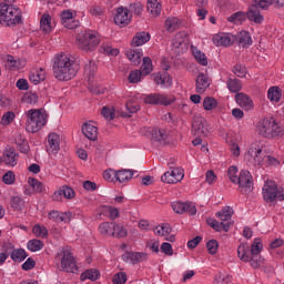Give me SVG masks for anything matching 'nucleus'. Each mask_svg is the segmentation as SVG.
Returning a JSON list of instances; mask_svg holds the SVG:
<instances>
[{"label":"nucleus","instance_id":"43","mask_svg":"<svg viewBox=\"0 0 284 284\" xmlns=\"http://www.w3.org/2000/svg\"><path fill=\"white\" fill-rule=\"evenodd\" d=\"M4 163L7 165H11V168H14V165H17V151H14V149H9L6 151Z\"/></svg>","mask_w":284,"mask_h":284},{"label":"nucleus","instance_id":"36","mask_svg":"<svg viewBox=\"0 0 284 284\" xmlns=\"http://www.w3.org/2000/svg\"><path fill=\"white\" fill-rule=\"evenodd\" d=\"M192 50V54L195 59V61L200 64V65H207V55H205V53H203L201 50H199L196 47L192 45L191 47Z\"/></svg>","mask_w":284,"mask_h":284},{"label":"nucleus","instance_id":"63","mask_svg":"<svg viewBox=\"0 0 284 284\" xmlns=\"http://www.w3.org/2000/svg\"><path fill=\"white\" fill-rule=\"evenodd\" d=\"M102 116L108 121H112L115 116L114 109H110L108 106H103L101 111Z\"/></svg>","mask_w":284,"mask_h":284},{"label":"nucleus","instance_id":"7","mask_svg":"<svg viewBox=\"0 0 284 284\" xmlns=\"http://www.w3.org/2000/svg\"><path fill=\"white\" fill-rule=\"evenodd\" d=\"M55 258H60L62 272H69L71 274H77L79 272V266H77V260L72 255L70 247H62L58 251Z\"/></svg>","mask_w":284,"mask_h":284},{"label":"nucleus","instance_id":"56","mask_svg":"<svg viewBox=\"0 0 284 284\" xmlns=\"http://www.w3.org/2000/svg\"><path fill=\"white\" fill-rule=\"evenodd\" d=\"M216 105H219V102H216V99L214 98H205L203 100V108L204 110H214V108H216Z\"/></svg>","mask_w":284,"mask_h":284},{"label":"nucleus","instance_id":"48","mask_svg":"<svg viewBox=\"0 0 284 284\" xmlns=\"http://www.w3.org/2000/svg\"><path fill=\"white\" fill-rule=\"evenodd\" d=\"M247 19V13L243 12V11H237L233 14H231L227 18V21H230V23H244V21H246Z\"/></svg>","mask_w":284,"mask_h":284},{"label":"nucleus","instance_id":"44","mask_svg":"<svg viewBox=\"0 0 284 284\" xmlns=\"http://www.w3.org/2000/svg\"><path fill=\"white\" fill-rule=\"evenodd\" d=\"M112 236L114 239H125L128 236V229H125L123 225L121 224H113V233Z\"/></svg>","mask_w":284,"mask_h":284},{"label":"nucleus","instance_id":"27","mask_svg":"<svg viewBox=\"0 0 284 284\" xmlns=\"http://www.w3.org/2000/svg\"><path fill=\"white\" fill-rule=\"evenodd\" d=\"M148 41H150V33L142 31V32H138L131 42V45L133 48H139L140 45H145V43H148Z\"/></svg>","mask_w":284,"mask_h":284},{"label":"nucleus","instance_id":"34","mask_svg":"<svg viewBox=\"0 0 284 284\" xmlns=\"http://www.w3.org/2000/svg\"><path fill=\"white\" fill-rule=\"evenodd\" d=\"M207 225L215 230V232H221V230H223L224 232H230V227H232V222L219 223V221L216 220H209Z\"/></svg>","mask_w":284,"mask_h":284},{"label":"nucleus","instance_id":"37","mask_svg":"<svg viewBox=\"0 0 284 284\" xmlns=\"http://www.w3.org/2000/svg\"><path fill=\"white\" fill-rule=\"evenodd\" d=\"M146 10L153 17H159V14H161V2L159 0H149Z\"/></svg>","mask_w":284,"mask_h":284},{"label":"nucleus","instance_id":"59","mask_svg":"<svg viewBox=\"0 0 284 284\" xmlns=\"http://www.w3.org/2000/svg\"><path fill=\"white\" fill-rule=\"evenodd\" d=\"M113 284H125L128 283V275L124 272L116 273L112 278Z\"/></svg>","mask_w":284,"mask_h":284},{"label":"nucleus","instance_id":"53","mask_svg":"<svg viewBox=\"0 0 284 284\" xmlns=\"http://www.w3.org/2000/svg\"><path fill=\"white\" fill-rule=\"evenodd\" d=\"M28 183L37 193L45 192V186L43 185V183L39 182V180L34 178H29Z\"/></svg>","mask_w":284,"mask_h":284},{"label":"nucleus","instance_id":"24","mask_svg":"<svg viewBox=\"0 0 284 284\" xmlns=\"http://www.w3.org/2000/svg\"><path fill=\"white\" fill-rule=\"evenodd\" d=\"M14 143L22 154H28L30 152V144L28 143L26 136L21 133L14 135Z\"/></svg>","mask_w":284,"mask_h":284},{"label":"nucleus","instance_id":"13","mask_svg":"<svg viewBox=\"0 0 284 284\" xmlns=\"http://www.w3.org/2000/svg\"><path fill=\"white\" fill-rule=\"evenodd\" d=\"M132 21V14L129 13L128 8L120 7L115 11L114 23L121 28H125Z\"/></svg>","mask_w":284,"mask_h":284},{"label":"nucleus","instance_id":"64","mask_svg":"<svg viewBox=\"0 0 284 284\" xmlns=\"http://www.w3.org/2000/svg\"><path fill=\"white\" fill-rule=\"evenodd\" d=\"M232 281V277L230 275L224 276L223 274L219 273L215 275V284H227Z\"/></svg>","mask_w":284,"mask_h":284},{"label":"nucleus","instance_id":"33","mask_svg":"<svg viewBox=\"0 0 284 284\" xmlns=\"http://www.w3.org/2000/svg\"><path fill=\"white\" fill-rule=\"evenodd\" d=\"M40 30L44 34H50L52 32V18L50 14H43L40 20Z\"/></svg>","mask_w":284,"mask_h":284},{"label":"nucleus","instance_id":"49","mask_svg":"<svg viewBox=\"0 0 284 284\" xmlns=\"http://www.w3.org/2000/svg\"><path fill=\"white\" fill-rule=\"evenodd\" d=\"M181 27V20L179 18H169L165 20V28L168 32H174Z\"/></svg>","mask_w":284,"mask_h":284},{"label":"nucleus","instance_id":"51","mask_svg":"<svg viewBox=\"0 0 284 284\" xmlns=\"http://www.w3.org/2000/svg\"><path fill=\"white\" fill-rule=\"evenodd\" d=\"M152 59H150V57H145L143 58V62H142V65H141V73L144 75V77H148V74H150L152 72Z\"/></svg>","mask_w":284,"mask_h":284},{"label":"nucleus","instance_id":"1","mask_svg":"<svg viewBox=\"0 0 284 284\" xmlns=\"http://www.w3.org/2000/svg\"><path fill=\"white\" fill-rule=\"evenodd\" d=\"M77 70V64L67 54H59L53 60V74L58 81L74 79Z\"/></svg>","mask_w":284,"mask_h":284},{"label":"nucleus","instance_id":"20","mask_svg":"<svg viewBox=\"0 0 284 284\" xmlns=\"http://www.w3.org/2000/svg\"><path fill=\"white\" fill-rule=\"evenodd\" d=\"M235 101L240 108H243L246 112H250V110H254V101H252V98L245 93H237L235 94Z\"/></svg>","mask_w":284,"mask_h":284},{"label":"nucleus","instance_id":"21","mask_svg":"<svg viewBox=\"0 0 284 284\" xmlns=\"http://www.w3.org/2000/svg\"><path fill=\"white\" fill-rule=\"evenodd\" d=\"M74 189L70 187L68 185H63L58 191L53 193V201H61V196H64V199H74Z\"/></svg>","mask_w":284,"mask_h":284},{"label":"nucleus","instance_id":"38","mask_svg":"<svg viewBox=\"0 0 284 284\" xmlns=\"http://www.w3.org/2000/svg\"><path fill=\"white\" fill-rule=\"evenodd\" d=\"M233 214L234 210H232L230 206H226L222 211L217 212L216 216L222 221V223H230V221H232Z\"/></svg>","mask_w":284,"mask_h":284},{"label":"nucleus","instance_id":"14","mask_svg":"<svg viewBox=\"0 0 284 284\" xmlns=\"http://www.w3.org/2000/svg\"><path fill=\"white\" fill-rule=\"evenodd\" d=\"M171 206L175 214H185V212H187V214H191V216H194L196 214V206L191 202H173Z\"/></svg>","mask_w":284,"mask_h":284},{"label":"nucleus","instance_id":"60","mask_svg":"<svg viewBox=\"0 0 284 284\" xmlns=\"http://www.w3.org/2000/svg\"><path fill=\"white\" fill-rule=\"evenodd\" d=\"M84 72L89 74V77H94V74H97V62L92 60L89 61V63L84 65Z\"/></svg>","mask_w":284,"mask_h":284},{"label":"nucleus","instance_id":"50","mask_svg":"<svg viewBox=\"0 0 284 284\" xmlns=\"http://www.w3.org/2000/svg\"><path fill=\"white\" fill-rule=\"evenodd\" d=\"M154 233L158 236H168V234L172 233V227L170 226V224H160L155 226Z\"/></svg>","mask_w":284,"mask_h":284},{"label":"nucleus","instance_id":"26","mask_svg":"<svg viewBox=\"0 0 284 284\" xmlns=\"http://www.w3.org/2000/svg\"><path fill=\"white\" fill-rule=\"evenodd\" d=\"M82 134H84L89 141H97V136H99V129L90 123H84L82 125Z\"/></svg>","mask_w":284,"mask_h":284},{"label":"nucleus","instance_id":"3","mask_svg":"<svg viewBox=\"0 0 284 284\" xmlns=\"http://www.w3.org/2000/svg\"><path fill=\"white\" fill-rule=\"evenodd\" d=\"M0 23L1 26H19L21 23V10L8 3H0Z\"/></svg>","mask_w":284,"mask_h":284},{"label":"nucleus","instance_id":"17","mask_svg":"<svg viewBox=\"0 0 284 284\" xmlns=\"http://www.w3.org/2000/svg\"><path fill=\"white\" fill-rule=\"evenodd\" d=\"M236 36L230 33L215 34L213 37V43L217 47L223 45L224 48H230V45L236 43Z\"/></svg>","mask_w":284,"mask_h":284},{"label":"nucleus","instance_id":"42","mask_svg":"<svg viewBox=\"0 0 284 284\" xmlns=\"http://www.w3.org/2000/svg\"><path fill=\"white\" fill-rule=\"evenodd\" d=\"M114 230V222H103L99 225V232L103 236H112Z\"/></svg>","mask_w":284,"mask_h":284},{"label":"nucleus","instance_id":"46","mask_svg":"<svg viewBox=\"0 0 284 284\" xmlns=\"http://www.w3.org/2000/svg\"><path fill=\"white\" fill-rule=\"evenodd\" d=\"M11 258L14 261V263H22V261H26L28 258V253H26V250L23 248H17L11 252Z\"/></svg>","mask_w":284,"mask_h":284},{"label":"nucleus","instance_id":"22","mask_svg":"<svg viewBox=\"0 0 284 284\" xmlns=\"http://www.w3.org/2000/svg\"><path fill=\"white\" fill-rule=\"evenodd\" d=\"M237 256L240 261L252 264V253L250 252V244L242 243L237 247Z\"/></svg>","mask_w":284,"mask_h":284},{"label":"nucleus","instance_id":"16","mask_svg":"<svg viewBox=\"0 0 284 284\" xmlns=\"http://www.w3.org/2000/svg\"><path fill=\"white\" fill-rule=\"evenodd\" d=\"M144 103L149 105H170L172 99L160 93H151L144 98Z\"/></svg>","mask_w":284,"mask_h":284},{"label":"nucleus","instance_id":"39","mask_svg":"<svg viewBox=\"0 0 284 284\" xmlns=\"http://www.w3.org/2000/svg\"><path fill=\"white\" fill-rule=\"evenodd\" d=\"M99 276H101V274L99 273V271L97 268H90L84 271L81 276L80 280L81 281H99Z\"/></svg>","mask_w":284,"mask_h":284},{"label":"nucleus","instance_id":"35","mask_svg":"<svg viewBox=\"0 0 284 284\" xmlns=\"http://www.w3.org/2000/svg\"><path fill=\"white\" fill-rule=\"evenodd\" d=\"M281 97H283L282 90L278 87H271L267 91V99L272 103H278L281 101Z\"/></svg>","mask_w":284,"mask_h":284},{"label":"nucleus","instance_id":"15","mask_svg":"<svg viewBox=\"0 0 284 284\" xmlns=\"http://www.w3.org/2000/svg\"><path fill=\"white\" fill-rule=\"evenodd\" d=\"M60 17L62 26H64L68 30H75V28H79L80 22L79 20L74 19L72 11H62Z\"/></svg>","mask_w":284,"mask_h":284},{"label":"nucleus","instance_id":"5","mask_svg":"<svg viewBox=\"0 0 284 284\" xmlns=\"http://www.w3.org/2000/svg\"><path fill=\"white\" fill-rule=\"evenodd\" d=\"M244 159L248 165H253L254 168H265L267 165V153L258 144H252L245 153Z\"/></svg>","mask_w":284,"mask_h":284},{"label":"nucleus","instance_id":"19","mask_svg":"<svg viewBox=\"0 0 284 284\" xmlns=\"http://www.w3.org/2000/svg\"><path fill=\"white\" fill-rule=\"evenodd\" d=\"M193 132L196 136H207L210 130L205 125V120L203 118H195L192 124Z\"/></svg>","mask_w":284,"mask_h":284},{"label":"nucleus","instance_id":"4","mask_svg":"<svg viewBox=\"0 0 284 284\" xmlns=\"http://www.w3.org/2000/svg\"><path fill=\"white\" fill-rule=\"evenodd\" d=\"M45 123H48V115L43 114L41 110L31 109L27 112V132L34 134L36 132H39V130H41Z\"/></svg>","mask_w":284,"mask_h":284},{"label":"nucleus","instance_id":"58","mask_svg":"<svg viewBox=\"0 0 284 284\" xmlns=\"http://www.w3.org/2000/svg\"><path fill=\"white\" fill-rule=\"evenodd\" d=\"M141 77H143V73L141 70H134L131 71L129 74V82L130 83H139L141 81Z\"/></svg>","mask_w":284,"mask_h":284},{"label":"nucleus","instance_id":"11","mask_svg":"<svg viewBox=\"0 0 284 284\" xmlns=\"http://www.w3.org/2000/svg\"><path fill=\"white\" fill-rule=\"evenodd\" d=\"M184 176L185 174L183 173V169L176 168V169H172V171H166L161 176V181L163 183H170V184L181 183Z\"/></svg>","mask_w":284,"mask_h":284},{"label":"nucleus","instance_id":"61","mask_svg":"<svg viewBox=\"0 0 284 284\" xmlns=\"http://www.w3.org/2000/svg\"><path fill=\"white\" fill-rule=\"evenodd\" d=\"M233 73L236 74L240 79H243L247 74V68L243 64H235L233 67Z\"/></svg>","mask_w":284,"mask_h":284},{"label":"nucleus","instance_id":"31","mask_svg":"<svg viewBox=\"0 0 284 284\" xmlns=\"http://www.w3.org/2000/svg\"><path fill=\"white\" fill-rule=\"evenodd\" d=\"M151 139L158 143L165 144L168 141V131H165V129H153L151 131Z\"/></svg>","mask_w":284,"mask_h":284},{"label":"nucleus","instance_id":"8","mask_svg":"<svg viewBox=\"0 0 284 284\" xmlns=\"http://www.w3.org/2000/svg\"><path fill=\"white\" fill-rule=\"evenodd\" d=\"M263 199L266 203L284 201L283 187H278L274 180H266L262 189Z\"/></svg>","mask_w":284,"mask_h":284},{"label":"nucleus","instance_id":"32","mask_svg":"<svg viewBox=\"0 0 284 284\" xmlns=\"http://www.w3.org/2000/svg\"><path fill=\"white\" fill-rule=\"evenodd\" d=\"M29 80L33 85H39L41 81H45V71L43 69L31 71L29 73Z\"/></svg>","mask_w":284,"mask_h":284},{"label":"nucleus","instance_id":"18","mask_svg":"<svg viewBox=\"0 0 284 284\" xmlns=\"http://www.w3.org/2000/svg\"><path fill=\"white\" fill-rule=\"evenodd\" d=\"M59 150H61V136L57 133H50L47 145L48 154H59Z\"/></svg>","mask_w":284,"mask_h":284},{"label":"nucleus","instance_id":"52","mask_svg":"<svg viewBox=\"0 0 284 284\" xmlns=\"http://www.w3.org/2000/svg\"><path fill=\"white\" fill-rule=\"evenodd\" d=\"M27 247L30 250V252H40V250L43 247V241L37 239L30 240Z\"/></svg>","mask_w":284,"mask_h":284},{"label":"nucleus","instance_id":"40","mask_svg":"<svg viewBox=\"0 0 284 284\" xmlns=\"http://www.w3.org/2000/svg\"><path fill=\"white\" fill-rule=\"evenodd\" d=\"M183 37H186V34L183 32L175 34L172 41V45L175 48V50H183V48H187V43H185Z\"/></svg>","mask_w":284,"mask_h":284},{"label":"nucleus","instance_id":"9","mask_svg":"<svg viewBox=\"0 0 284 284\" xmlns=\"http://www.w3.org/2000/svg\"><path fill=\"white\" fill-rule=\"evenodd\" d=\"M235 184L239 185L241 194H250L254 190V183L252 182V174L247 170H242L237 176Z\"/></svg>","mask_w":284,"mask_h":284},{"label":"nucleus","instance_id":"23","mask_svg":"<svg viewBox=\"0 0 284 284\" xmlns=\"http://www.w3.org/2000/svg\"><path fill=\"white\" fill-rule=\"evenodd\" d=\"M246 19H248V21H253V23L258 24L264 21L263 14H261V10H258V7L254 4L248 8V11L246 12Z\"/></svg>","mask_w":284,"mask_h":284},{"label":"nucleus","instance_id":"6","mask_svg":"<svg viewBox=\"0 0 284 284\" xmlns=\"http://www.w3.org/2000/svg\"><path fill=\"white\" fill-rule=\"evenodd\" d=\"M101 43L97 31H84L77 37V45L84 52H92Z\"/></svg>","mask_w":284,"mask_h":284},{"label":"nucleus","instance_id":"2","mask_svg":"<svg viewBox=\"0 0 284 284\" xmlns=\"http://www.w3.org/2000/svg\"><path fill=\"white\" fill-rule=\"evenodd\" d=\"M256 132L264 139H276L283 134V129L273 118H265L257 122Z\"/></svg>","mask_w":284,"mask_h":284},{"label":"nucleus","instance_id":"45","mask_svg":"<svg viewBox=\"0 0 284 284\" xmlns=\"http://www.w3.org/2000/svg\"><path fill=\"white\" fill-rule=\"evenodd\" d=\"M236 41L240 43V45H252V36H250V32L247 31H241L239 36H236Z\"/></svg>","mask_w":284,"mask_h":284},{"label":"nucleus","instance_id":"25","mask_svg":"<svg viewBox=\"0 0 284 284\" xmlns=\"http://www.w3.org/2000/svg\"><path fill=\"white\" fill-rule=\"evenodd\" d=\"M153 77L156 85H162V88H170V85H172V79L170 78V73L166 71L155 73Z\"/></svg>","mask_w":284,"mask_h":284},{"label":"nucleus","instance_id":"12","mask_svg":"<svg viewBox=\"0 0 284 284\" xmlns=\"http://www.w3.org/2000/svg\"><path fill=\"white\" fill-rule=\"evenodd\" d=\"M122 261H124V263H131V265H139V263H143V261H148V253L126 251L122 254Z\"/></svg>","mask_w":284,"mask_h":284},{"label":"nucleus","instance_id":"29","mask_svg":"<svg viewBox=\"0 0 284 284\" xmlns=\"http://www.w3.org/2000/svg\"><path fill=\"white\" fill-rule=\"evenodd\" d=\"M126 58L134 65H139L141 63V58L143 57V50L141 49H129L125 51Z\"/></svg>","mask_w":284,"mask_h":284},{"label":"nucleus","instance_id":"41","mask_svg":"<svg viewBox=\"0 0 284 284\" xmlns=\"http://www.w3.org/2000/svg\"><path fill=\"white\" fill-rule=\"evenodd\" d=\"M226 85L230 92H233V93L241 92V90H243V84L239 79L229 78L226 81Z\"/></svg>","mask_w":284,"mask_h":284},{"label":"nucleus","instance_id":"57","mask_svg":"<svg viewBox=\"0 0 284 284\" xmlns=\"http://www.w3.org/2000/svg\"><path fill=\"white\" fill-rule=\"evenodd\" d=\"M206 250L209 252V254H211L212 256H214V254H216V252L219 251V241L216 240H210L206 243Z\"/></svg>","mask_w":284,"mask_h":284},{"label":"nucleus","instance_id":"62","mask_svg":"<svg viewBox=\"0 0 284 284\" xmlns=\"http://www.w3.org/2000/svg\"><path fill=\"white\" fill-rule=\"evenodd\" d=\"M14 116H16L14 112H12V111L4 113L1 119V124L10 125V123H12V121H14Z\"/></svg>","mask_w":284,"mask_h":284},{"label":"nucleus","instance_id":"54","mask_svg":"<svg viewBox=\"0 0 284 284\" xmlns=\"http://www.w3.org/2000/svg\"><path fill=\"white\" fill-rule=\"evenodd\" d=\"M23 205H26V202L20 196H13L11 199L12 210H16L17 212H21L23 210Z\"/></svg>","mask_w":284,"mask_h":284},{"label":"nucleus","instance_id":"28","mask_svg":"<svg viewBox=\"0 0 284 284\" xmlns=\"http://www.w3.org/2000/svg\"><path fill=\"white\" fill-rule=\"evenodd\" d=\"M134 174H136V171L129 169L115 171V181H119V183H125V181H130Z\"/></svg>","mask_w":284,"mask_h":284},{"label":"nucleus","instance_id":"10","mask_svg":"<svg viewBox=\"0 0 284 284\" xmlns=\"http://www.w3.org/2000/svg\"><path fill=\"white\" fill-rule=\"evenodd\" d=\"M263 250V244H261V240L255 239L253 244L250 246L251 252V267L253 270H258L261 264L263 263V258L258 255Z\"/></svg>","mask_w":284,"mask_h":284},{"label":"nucleus","instance_id":"47","mask_svg":"<svg viewBox=\"0 0 284 284\" xmlns=\"http://www.w3.org/2000/svg\"><path fill=\"white\" fill-rule=\"evenodd\" d=\"M129 14H134L135 17H141L143 14V4L139 1L132 2L129 4Z\"/></svg>","mask_w":284,"mask_h":284},{"label":"nucleus","instance_id":"30","mask_svg":"<svg viewBox=\"0 0 284 284\" xmlns=\"http://www.w3.org/2000/svg\"><path fill=\"white\" fill-rule=\"evenodd\" d=\"M207 88H210V79L204 73H200L196 79V92L203 94Z\"/></svg>","mask_w":284,"mask_h":284},{"label":"nucleus","instance_id":"55","mask_svg":"<svg viewBox=\"0 0 284 284\" xmlns=\"http://www.w3.org/2000/svg\"><path fill=\"white\" fill-rule=\"evenodd\" d=\"M33 234H34V236H38L40 239H47L48 237V227L36 224L33 226Z\"/></svg>","mask_w":284,"mask_h":284}]
</instances>
